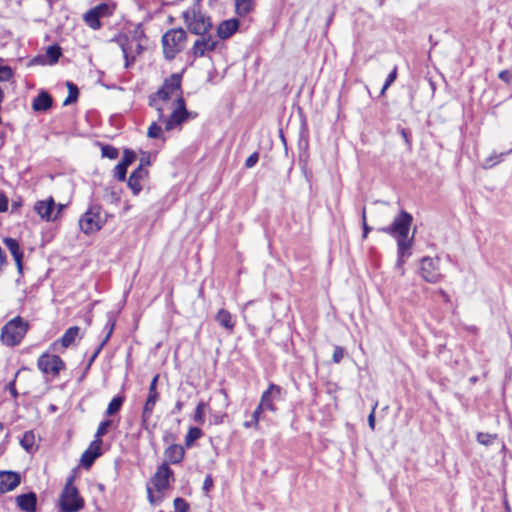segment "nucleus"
<instances>
[{
  "label": "nucleus",
  "mask_w": 512,
  "mask_h": 512,
  "mask_svg": "<svg viewBox=\"0 0 512 512\" xmlns=\"http://www.w3.org/2000/svg\"><path fill=\"white\" fill-rule=\"evenodd\" d=\"M182 93L181 75L172 74L149 97V105L158 112V122L164 124L165 131L180 128L189 118L195 117L187 110Z\"/></svg>",
  "instance_id": "nucleus-1"
},
{
  "label": "nucleus",
  "mask_w": 512,
  "mask_h": 512,
  "mask_svg": "<svg viewBox=\"0 0 512 512\" xmlns=\"http://www.w3.org/2000/svg\"><path fill=\"white\" fill-rule=\"evenodd\" d=\"M413 217L410 213L402 210L393 220L390 226L381 228L380 231L397 240L398 259L396 267L404 274L403 264L405 258L411 255V248L414 242V234L409 236Z\"/></svg>",
  "instance_id": "nucleus-2"
},
{
  "label": "nucleus",
  "mask_w": 512,
  "mask_h": 512,
  "mask_svg": "<svg viewBox=\"0 0 512 512\" xmlns=\"http://www.w3.org/2000/svg\"><path fill=\"white\" fill-rule=\"evenodd\" d=\"M187 41V33L182 28L170 29L162 36L164 57L172 60L182 51Z\"/></svg>",
  "instance_id": "nucleus-3"
},
{
  "label": "nucleus",
  "mask_w": 512,
  "mask_h": 512,
  "mask_svg": "<svg viewBox=\"0 0 512 512\" xmlns=\"http://www.w3.org/2000/svg\"><path fill=\"white\" fill-rule=\"evenodd\" d=\"M27 329V323L17 316L4 325L1 331V340L7 346H16L24 338Z\"/></svg>",
  "instance_id": "nucleus-4"
},
{
  "label": "nucleus",
  "mask_w": 512,
  "mask_h": 512,
  "mask_svg": "<svg viewBox=\"0 0 512 512\" xmlns=\"http://www.w3.org/2000/svg\"><path fill=\"white\" fill-rule=\"evenodd\" d=\"M69 478L60 496V509L63 512H78L84 507V500Z\"/></svg>",
  "instance_id": "nucleus-5"
},
{
  "label": "nucleus",
  "mask_w": 512,
  "mask_h": 512,
  "mask_svg": "<svg viewBox=\"0 0 512 512\" xmlns=\"http://www.w3.org/2000/svg\"><path fill=\"white\" fill-rule=\"evenodd\" d=\"M106 222L100 206H91L79 219V227L85 234L99 231Z\"/></svg>",
  "instance_id": "nucleus-6"
},
{
  "label": "nucleus",
  "mask_w": 512,
  "mask_h": 512,
  "mask_svg": "<svg viewBox=\"0 0 512 512\" xmlns=\"http://www.w3.org/2000/svg\"><path fill=\"white\" fill-rule=\"evenodd\" d=\"M184 21L189 31L196 35H204L212 28L211 20L195 7L183 13Z\"/></svg>",
  "instance_id": "nucleus-7"
},
{
  "label": "nucleus",
  "mask_w": 512,
  "mask_h": 512,
  "mask_svg": "<svg viewBox=\"0 0 512 512\" xmlns=\"http://www.w3.org/2000/svg\"><path fill=\"white\" fill-rule=\"evenodd\" d=\"M145 35L143 31L135 34L132 38H126L121 42V49L125 59V68H129L136 60V57L144 50L143 41Z\"/></svg>",
  "instance_id": "nucleus-8"
},
{
  "label": "nucleus",
  "mask_w": 512,
  "mask_h": 512,
  "mask_svg": "<svg viewBox=\"0 0 512 512\" xmlns=\"http://www.w3.org/2000/svg\"><path fill=\"white\" fill-rule=\"evenodd\" d=\"M113 12L114 6H111L107 3H101L88 10L84 14L83 20L91 29L99 30L102 26L100 19L111 16Z\"/></svg>",
  "instance_id": "nucleus-9"
},
{
  "label": "nucleus",
  "mask_w": 512,
  "mask_h": 512,
  "mask_svg": "<svg viewBox=\"0 0 512 512\" xmlns=\"http://www.w3.org/2000/svg\"><path fill=\"white\" fill-rule=\"evenodd\" d=\"M37 366L44 374L56 377L65 368V363L57 355L43 354L39 357Z\"/></svg>",
  "instance_id": "nucleus-10"
},
{
  "label": "nucleus",
  "mask_w": 512,
  "mask_h": 512,
  "mask_svg": "<svg viewBox=\"0 0 512 512\" xmlns=\"http://www.w3.org/2000/svg\"><path fill=\"white\" fill-rule=\"evenodd\" d=\"M420 274L430 283H437L442 279L439 269V258L424 257L421 260Z\"/></svg>",
  "instance_id": "nucleus-11"
},
{
  "label": "nucleus",
  "mask_w": 512,
  "mask_h": 512,
  "mask_svg": "<svg viewBox=\"0 0 512 512\" xmlns=\"http://www.w3.org/2000/svg\"><path fill=\"white\" fill-rule=\"evenodd\" d=\"M200 36L192 47V53L196 58L204 57L207 53L212 52L218 44V40L211 34L206 33Z\"/></svg>",
  "instance_id": "nucleus-12"
},
{
  "label": "nucleus",
  "mask_w": 512,
  "mask_h": 512,
  "mask_svg": "<svg viewBox=\"0 0 512 512\" xmlns=\"http://www.w3.org/2000/svg\"><path fill=\"white\" fill-rule=\"evenodd\" d=\"M56 203L52 197L45 200H39L34 204V211L39 217L47 222L55 221L57 214H54Z\"/></svg>",
  "instance_id": "nucleus-13"
},
{
  "label": "nucleus",
  "mask_w": 512,
  "mask_h": 512,
  "mask_svg": "<svg viewBox=\"0 0 512 512\" xmlns=\"http://www.w3.org/2000/svg\"><path fill=\"white\" fill-rule=\"evenodd\" d=\"M281 387L270 384L268 389L262 394L260 399V408H264L265 410H269L272 412L276 411L275 402L280 400L281 397Z\"/></svg>",
  "instance_id": "nucleus-14"
},
{
  "label": "nucleus",
  "mask_w": 512,
  "mask_h": 512,
  "mask_svg": "<svg viewBox=\"0 0 512 512\" xmlns=\"http://www.w3.org/2000/svg\"><path fill=\"white\" fill-rule=\"evenodd\" d=\"M149 164V161L144 162L141 159V163L136 170L132 172L128 179V187L132 190L134 195H138L142 190V181L148 176V171L144 169V165Z\"/></svg>",
  "instance_id": "nucleus-15"
},
{
  "label": "nucleus",
  "mask_w": 512,
  "mask_h": 512,
  "mask_svg": "<svg viewBox=\"0 0 512 512\" xmlns=\"http://www.w3.org/2000/svg\"><path fill=\"white\" fill-rule=\"evenodd\" d=\"M173 476V471L167 464H162L156 471L152 481L155 489L162 492L169 486V480Z\"/></svg>",
  "instance_id": "nucleus-16"
},
{
  "label": "nucleus",
  "mask_w": 512,
  "mask_h": 512,
  "mask_svg": "<svg viewBox=\"0 0 512 512\" xmlns=\"http://www.w3.org/2000/svg\"><path fill=\"white\" fill-rule=\"evenodd\" d=\"M21 482V476L14 471H0V493L14 490Z\"/></svg>",
  "instance_id": "nucleus-17"
},
{
  "label": "nucleus",
  "mask_w": 512,
  "mask_h": 512,
  "mask_svg": "<svg viewBox=\"0 0 512 512\" xmlns=\"http://www.w3.org/2000/svg\"><path fill=\"white\" fill-rule=\"evenodd\" d=\"M4 243L15 260L19 275H22V273H23V252L20 249L18 241L13 238H5Z\"/></svg>",
  "instance_id": "nucleus-18"
},
{
  "label": "nucleus",
  "mask_w": 512,
  "mask_h": 512,
  "mask_svg": "<svg viewBox=\"0 0 512 512\" xmlns=\"http://www.w3.org/2000/svg\"><path fill=\"white\" fill-rule=\"evenodd\" d=\"M16 504L20 510L24 512H35L37 497L33 492L18 495L16 497Z\"/></svg>",
  "instance_id": "nucleus-19"
},
{
  "label": "nucleus",
  "mask_w": 512,
  "mask_h": 512,
  "mask_svg": "<svg viewBox=\"0 0 512 512\" xmlns=\"http://www.w3.org/2000/svg\"><path fill=\"white\" fill-rule=\"evenodd\" d=\"M215 321L229 333L234 331L235 317L226 309H220L215 315Z\"/></svg>",
  "instance_id": "nucleus-20"
},
{
  "label": "nucleus",
  "mask_w": 512,
  "mask_h": 512,
  "mask_svg": "<svg viewBox=\"0 0 512 512\" xmlns=\"http://www.w3.org/2000/svg\"><path fill=\"white\" fill-rule=\"evenodd\" d=\"M239 26V22L236 19L225 20L221 22L217 28L218 37L221 39H227L233 35Z\"/></svg>",
  "instance_id": "nucleus-21"
},
{
  "label": "nucleus",
  "mask_w": 512,
  "mask_h": 512,
  "mask_svg": "<svg viewBox=\"0 0 512 512\" xmlns=\"http://www.w3.org/2000/svg\"><path fill=\"white\" fill-rule=\"evenodd\" d=\"M158 400H159L158 392H149L148 391V396H147V399H146V402L144 404L143 411H142L143 425H146V423L150 419V417L153 413L154 407Z\"/></svg>",
  "instance_id": "nucleus-22"
},
{
  "label": "nucleus",
  "mask_w": 512,
  "mask_h": 512,
  "mask_svg": "<svg viewBox=\"0 0 512 512\" xmlns=\"http://www.w3.org/2000/svg\"><path fill=\"white\" fill-rule=\"evenodd\" d=\"M52 106V98L47 92H41L33 100L32 108L34 111H47Z\"/></svg>",
  "instance_id": "nucleus-23"
},
{
  "label": "nucleus",
  "mask_w": 512,
  "mask_h": 512,
  "mask_svg": "<svg viewBox=\"0 0 512 512\" xmlns=\"http://www.w3.org/2000/svg\"><path fill=\"white\" fill-rule=\"evenodd\" d=\"M184 453H185V451L182 446L170 445L165 450V457L170 463L177 464L182 461V459L184 457Z\"/></svg>",
  "instance_id": "nucleus-24"
},
{
  "label": "nucleus",
  "mask_w": 512,
  "mask_h": 512,
  "mask_svg": "<svg viewBox=\"0 0 512 512\" xmlns=\"http://www.w3.org/2000/svg\"><path fill=\"white\" fill-rule=\"evenodd\" d=\"M114 326H115V319L113 318L112 315H108V321H107V324H106V328H107V335L106 337L104 338V340L102 341V343L98 346V348L96 349V351L94 352V354L92 355L91 359H90V362H93L95 360V358L97 357V355L100 353V351L102 350V348L104 347V345L107 343V341L109 340L110 336L112 335L113 333V330H114Z\"/></svg>",
  "instance_id": "nucleus-25"
},
{
  "label": "nucleus",
  "mask_w": 512,
  "mask_h": 512,
  "mask_svg": "<svg viewBox=\"0 0 512 512\" xmlns=\"http://www.w3.org/2000/svg\"><path fill=\"white\" fill-rule=\"evenodd\" d=\"M79 332H80V328L77 326H73V327H70L69 329H67L66 332L64 333V335L60 339L62 346L65 348H68L69 346H71L74 343L75 339L78 337Z\"/></svg>",
  "instance_id": "nucleus-26"
},
{
  "label": "nucleus",
  "mask_w": 512,
  "mask_h": 512,
  "mask_svg": "<svg viewBox=\"0 0 512 512\" xmlns=\"http://www.w3.org/2000/svg\"><path fill=\"white\" fill-rule=\"evenodd\" d=\"M254 7L253 0H236L235 8L239 16H246Z\"/></svg>",
  "instance_id": "nucleus-27"
},
{
  "label": "nucleus",
  "mask_w": 512,
  "mask_h": 512,
  "mask_svg": "<svg viewBox=\"0 0 512 512\" xmlns=\"http://www.w3.org/2000/svg\"><path fill=\"white\" fill-rule=\"evenodd\" d=\"M21 446L29 453L35 450V435L32 431H26L21 440Z\"/></svg>",
  "instance_id": "nucleus-28"
},
{
  "label": "nucleus",
  "mask_w": 512,
  "mask_h": 512,
  "mask_svg": "<svg viewBox=\"0 0 512 512\" xmlns=\"http://www.w3.org/2000/svg\"><path fill=\"white\" fill-rule=\"evenodd\" d=\"M123 403H124V397H122V396L114 397L108 404V407L106 409V415L112 416V415L116 414L117 412H119Z\"/></svg>",
  "instance_id": "nucleus-29"
},
{
  "label": "nucleus",
  "mask_w": 512,
  "mask_h": 512,
  "mask_svg": "<svg viewBox=\"0 0 512 512\" xmlns=\"http://www.w3.org/2000/svg\"><path fill=\"white\" fill-rule=\"evenodd\" d=\"M147 136L152 139H162L165 141L163 129L157 121L152 122L148 127Z\"/></svg>",
  "instance_id": "nucleus-30"
},
{
  "label": "nucleus",
  "mask_w": 512,
  "mask_h": 512,
  "mask_svg": "<svg viewBox=\"0 0 512 512\" xmlns=\"http://www.w3.org/2000/svg\"><path fill=\"white\" fill-rule=\"evenodd\" d=\"M67 88H68V97L64 100L63 105H69L73 102L77 101L78 98V88L75 84L72 82H67Z\"/></svg>",
  "instance_id": "nucleus-31"
},
{
  "label": "nucleus",
  "mask_w": 512,
  "mask_h": 512,
  "mask_svg": "<svg viewBox=\"0 0 512 512\" xmlns=\"http://www.w3.org/2000/svg\"><path fill=\"white\" fill-rule=\"evenodd\" d=\"M202 436V431L197 427H192L188 430V433L185 437V444L187 447H190L194 441L199 439Z\"/></svg>",
  "instance_id": "nucleus-32"
},
{
  "label": "nucleus",
  "mask_w": 512,
  "mask_h": 512,
  "mask_svg": "<svg viewBox=\"0 0 512 512\" xmlns=\"http://www.w3.org/2000/svg\"><path fill=\"white\" fill-rule=\"evenodd\" d=\"M47 56L49 57L50 61L49 63L50 64H55L60 56H61V49L59 46H50L48 47L47 49Z\"/></svg>",
  "instance_id": "nucleus-33"
},
{
  "label": "nucleus",
  "mask_w": 512,
  "mask_h": 512,
  "mask_svg": "<svg viewBox=\"0 0 512 512\" xmlns=\"http://www.w3.org/2000/svg\"><path fill=\"white\" fill-rule=\"evenodd\" d=\"M206 408V403L201 401L198 403L195 413H194V421L203 424L204 423V411Z\"/></svg>",
  "instance_id": "nucleus-34"
},
{
  "label": "nucleus",
  "mask_w": 512,
  "mask_h": 512,
  "mask_svg": "<svg viewBox=\"0 0 512 512\" xmlns=\"http://www.w3.org/2000/svg\"><path fill=\"white\" fill-rule=\"evenodd\" d=\"M495 439H496L495 434H489V433H483V432L477 434V441L484 446L491 445Z\"/></svg>",
  "instance_id": "nucleus-35"
},
{
  "label": "nucleus",
  "mask_w": 512,
  "mask_h": 512,
  "mask_svg": "<svg viewBox=\"0 0 512 512\" xmlns=\"http://www.w3.org/2000/svg\"><path fill=\"white\" fill-rule=\"evenodd\" d=\"M102 443H103L102 439H97L94 437V440L90 443L87 450L90 453H92L93 455L95 454L96 457H99L102 454V452H101Z\"/></svg>",
  "instance_id": "nucleus-36"
},
{
  "label": "nucleus",
  "mask_w": 512,
  "mask_h": 512,
  "mask_svg": "<svg viewBox=\"0 0 512 512\" xmlns=\"http://www.w3.org/2000/svg\"><path fill=\"white\" fill-rule=\"evenodd\" d=\"M111 424H112L111 420L102 421L99 424L94 437L97 439H102V437L108 432V428L111 426Z\"/></svg>",
  "instance_id": "nucleus-37"
},
{
  "label": "nucleus",
  "mask_w": 512,
  "mask_h": 512,
  "mask_svg": "<svg viewBox=\"0 0 512 512\" xmlns=\"http://www.w3.org/2000/svg\"><path fill=\"white\" fill-rule=\"evenodd\" d=\"M101 152L103 157H107L109 159H115L119 154L118 150L110 145L102 146Z\"/></svg>",
  "instance_id": "nucleus-38"
},
{
  "label": "nucleus",
  "mask_w": 512,
  "mask_h": 512,
  "mask_svg": "<svg viewBox=\"0 0 512 512\" xmlns=\"http://www.w3.org/2000/svg\"><path fill=\"white\" fill-rule=\"evenodd\" d=\"M96 458L97 457L95 454L93 455L88 450H86L81 456V464L83 467L89 468L93 464V462L96 460Z\"/></svg>",
  "instance_id": "nucleus-39"
},
{
  "label": "nucleus",
  "mask_w": 512,
  "mask_h": 512,
  "mask_svg": "<svg viewBox=\"0 0 512 512\" xmlns=\"http://www.w3.org/2000/svg\"><path fill=\"white\" fill-rule=\"evenodd\" d=\"M135 158H136L135 153L131 150L126 149L124 151L123 158H122L120 164L128 168V166L133 163Z\"/></svg>",
  "instance_id": "nucleus-40"
},
{
  "label": "nucleus",
  "mask_w": 512,
  "mask_h": 512,
  "mask_svg": "<svg viewBox=\"0 0 512 512\" xmlns=\"http://www.w3.org/2000/svg\"><path fill=\"white\" fill-rule=\"evenodd\" d=\"M397 78V67L395 66L393 70L387 76V79L381 89V94L383 95L385 91L389 88V86L396 80Z\"/></svg>",
  "instance_id": "nucleus-41"
},
{
  "label": "nucleus",
  "mask_w": 512,
  "mask_h": 512,
  "mask_svg": "<svg viewBox=\"0 0 512 512\" xmlns=\"http://www.w3.org/2000/svg\"><path fill=\"white\" fill-rule=\"evenodd\" d=\"M174 508L177 512H188L189 504L183 498H175L174 499Z\"/></svg>",
  "instance_id": "nucleus-42"
},
{
  "label": "nucleus",
  "mask_w": 512,
  "mask_h": 512,
  "mask_svg": "<svg viewBox=\"0 0 512 512\" xmlns=\"http://www.w3.org/2000/svg\"><path fill=\"white\" fill-rule=\"evenodd\" d=\"M127 167L118 163L114 169V177L119 181H124L126 179Z\"/></svg>",
  "instance_id": "nucleus-43"
},
{
  "label": "nucleus",
  "mask_w": 512,
  "mask_h": 512,
  "mask_svg": "<svg viewBox=\"0 0 512 512\" xmlns=\"http://www.w3.org/2000/svg\"><path fill=\"white\" fill-rule=\"evenodd\" d=\"M344 357V349L340 346H336L333 351L332 360L335 363H339Z\"/></svg>",
  "instance_id": "nucleus-44"
},
{
  "label": "nucleus",
  "mask_w": 512,
  "mask_h": 512,
  "mask_svg": "<svg viewBox=\"0 0 512 512\" xmlns=\"http://www.w3.org/2000/svg\"><path fill=\"white\" fill-rule=\"evenodd\" d=\"M498 78L506 84H510L512 82V71L502 70L499 72Z\"/></svg>",
  "instance_id": "nucleus-45"
},
{
  "label": "nucleus",
  "mask_w": 512,
  "mask_h": 512,
  "mask_svg": "<svg viewBox=\"0 0 512 512\" xmlns=\"http://www.w3.org/2000/svg\"><path fill=\"white\" fill-rule=\"evenodd\" d=\"M259 160V154L257 152L252 153L245 161V166L247 168H252L256 165Z\"/></svg>",
  "instance_id": "nucleus-46"
},
{
  "label": "nucleus",
  "mask_w": 512,
  "mask_h": 512,
  "mask_svg": "<svg viewBox=\"0 0 512 512\" xmlns=\"http://www.w3.org/2000/svg\"><path fill=\"white\" fill-rule=\"evenodd\" d=\"M264 410H265L264 408H260V404H259L257 406V408L255 409V411L252 413V418L251 419H253L254 428H258V423H259V420H260V414Z\"/></svg>",
  "instance_id": "nucleus-47"
},
{
  "label": "nucleus",
  "mask_w": 512,
  "mask_h": 512,
  "mask_svg": "<svg viewBox=\"0 0 512 512\" xmlns=\"http://www.w3.org/2000/svg\"><path fill=\"white\" fill-rule=\"evenodd\" d=\"M378 406V402H376L373 407H372V410H371V413L369 414L368 416V425L369 427L374 430L375 429V410Z\"/></svg>",
  "instance_id": "nucleus-48"
},
{
  "label": "nucleus",
  "mask_w": 512,
  "mask_h": 512,
  "mask_svg": "<svg viewBox=\"0 0 512 512\" xmlns=\"http://www.w3.org/2000/svg\"><path fill=\"white\" fill-rule=\"evenodd\" d=\"M212 486H213V479H212L211 475H207L204 480L202 489L205 493H208L210 491V489L212 488Z\"/></svg>",
  "instance_id": "nucleus-49"
},
{
  "label": "nucleus",
  "mask_w": 512,
  "mask_h": 512,
  "mask_svg": "<svg viewBox=\"0 0 512 512\" xmlns=\"http://www.w3.org/2000/svg\"><path fill=\"white\" fill-rule=\"evenodd\" d=\"M8 209V198L0 193V212H4Z\"/></svg>",
  "instance_id": "nucleus-50"
},
{
  "label": "nucleus",
  "mask_w": 512,
  "mask_h": 512,
  "mask_svg": "<svg viewBox=\"0 0 512 512\" xmlns=\"http://www.w3.org/2000/svg\"><path fill=\"white\" fill-rule=\"evenodd\" d=\"M362 220H363V237L366 238L371 228L366 223L365 209L363 210V213H362Z\"/></svg>",
  "instance_id": "nucleus-51"
},
{
  "label": "nucleus",
  "mask_w": 512,
  "mask_h": 512,
  "mask_svg": "<svg viewBox=\"0 0 512 512\" xmlns=\"http://www.w3.org/2000/svg\"><path fill=\"white\" fill-rule=\"evenodd\" d=\"M159 380V375H155L149 385V392H158L157 391V383Z\"/></svg>",
  "instance_id": "nucleus-52"
},
{
  "label": "nucleus",
  "mask_w": 512,
  "mask_h": 512,
  "mask_svg": "<svg viewBox=\"0 0 512 512\" xmlns=\"http://www.w3.org/2000/svg\"><path fill=\"white\" fill-rule=\"evenodd\" d=\"M8 389H9L11 395L13 396V398H17L18 393H17V390L15 388V380H13L12 382L9 383Z\"/></svg>",
  "instance_id": "nucleus-53"
},
{
  "label": "nucleus",
  "mask_w": 512,
  "mask_h": 512,
  "mask_svg": "<svg viewBox=\"0 0 512 512\" xmlns=\"http://www.w3.org/2000/svg\"><path fill=\"white\" fill-rule=\"evenodd\" d=\"M64 207H65V206H64L63 204H56L57 211H56V212L54 211V214H57V218H58V217H59V215L61 214V212H62V210H63V208H64Z\"/></svg>",
  "instance_id": "nucleus-54"
},
{
  "label": "nucleus",
  "mask_w": 512,
  "mask_h": 512,
  "mask_svg": "<svg viewBox=\"0 0 512 512\" xmlns=\"http://www.w3.org/2000/svg\"><path fill=\"white\" fill-rule=\"evenodd\" d=\"M147 492H148V499L150 501V503H154V498H153V495H152V491L150 488H147Z\"/></svg>",
  "instance_id": "nucleus-55"
},
{
  "label": "nucleus",
  "mask_w": 512,
  "mask_h": 512,
  "mask_svg": "<svg viewBox=\"0 0 512 512\" xmlns=\"http://www.w3.org/2000/svg\"><path fill=\"white\" fill-rule=\"evenodd\" d=\"M183 403L181 401L176 402L175 409L180 412L182 410Z\"/></svg>",
  "instance_id": "nucleus-56"
},
{
  "label": "nucleus",
  "mask_w": 512,
  "mask_h": 512,
  "mask_svg": "<svg viewBox=\"0 0 512 512\" xmlns=\"http://www.w3.org/2000/svg\"><path fill=\"white\" fill-rule=\"evenodd\" d=\"M244 427H245V428H251V427H254L253 419H251L250 421H246V422H244Z\"/></svg>",
  "instance_id": "nucleus-57"
},
{
  "label": "nucleus",
  "mask_w": 512,
  "mask_h": 512,
  "mask_svg": "<svg viewBox=\"0 0 512 512\" xmlns=\"http://www.w3.org/2000/svg\"><path fill=\"white\" fill-rule=\"evenodd\" d=\"M401 135L404 138V140L408 143L409 142L408 133L404 129L401 130Z\"/></svg>",
  "instance_id": "nucleus-58"
},
{
  "label": "nucleus",
  "mask_w": 512,
  "mask_h": 512,
  "mask_svg": "<svg viewBox=\"0 0 512 512\" xmlns=\"http://www.w3.org/2000/svg\"><path fill=\"white\" fill-rule=\"evenodd\" d=\"M2 429H3V425H2V423L0 422V432L2 431Z\"/></svg>",
  "instance_id": "nucleus-59"
}]
</instances>
